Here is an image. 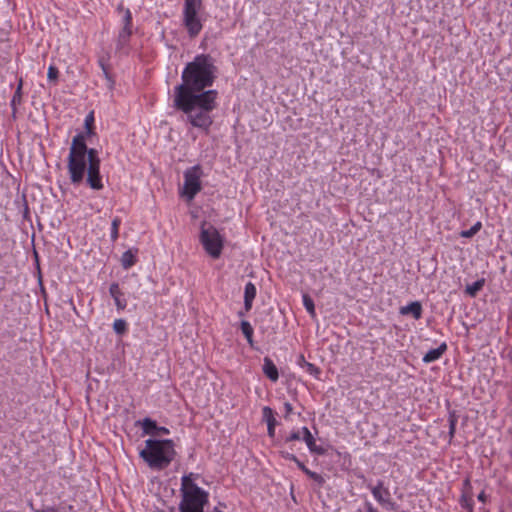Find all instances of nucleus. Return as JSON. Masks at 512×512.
Segmentation results:
<instances>
[{
	"mask_svg": "<svg viewBox=\"0 0 512 512\" xmlns=\"http://www.w3.org/2000/svg\"><path fill=\"white\" fill-rule=\"evenodd\" d=\"M217 67L209 54H199L188 62L182 82L174 87L173 107L186 115L193 127L208 133L213 124L211 112L217 108L218 91L208 89L216 79Z\"/></svg>",
	"mask_w": 512,
	"mask_h": 512,
	"instance_id": "1",
	"label": "nucleus"
},
{
	"mask_svg": "<svg viewBox=\"0 0 512 512\" xmlns=\"http://www.w3.org/2000/svg\"><path fill=\"white\" fill-rule=\"evenodd\" d=\"M86 137L84 133L75 135L69 149L67 168L73 184H80L84 180L86 162L90 161L91 152L99 156L95 148L87 147Z\"/></svg>",
	"mask_w": 512,
	"mask_h": 512,
	"instance_id": "2",
	"label": "nucleus"
},
{
	"mask_svg": "<svg viewBox=\"0 0 512 512\" xmlns=\"http://www.w3.org/2000/svg\"><path fill=\"white\" fill-rule=\"evenodd\" d=\"M175 443L172 439H147L145 448L139 453L147 465L154 470L166 469L176 456Z\"/></svg>",
	"mask_w": 512,
	"mask_h": 512,
	"instance_id": "3",
	"label": "nucleus"
},
{
	"mask_svg": "<svg viewBox=\"0 0 512 512\" xmlns=\"http://www.w3.org/2000/svg\"><path fill=\"white\" fill-rule=\"evenodd\" d=\"M180 492V512H204V507L209 500V493L199 487L192 480L191 475L182 477Z\"/></svg>",
	"mask_w": 512,
	"mask_h": 512,
	"instance_id": "4",
	"label": "nucleus"
},
{
	"mask_svg": "<svg viewBox=\"0 0 512 512\" xmlns=\"http://www.w3.org/2000/svg\"><path fill=\"white\" fill-rule=\"evenodd\" d=\"M202 8L203 0H184L182 22L190 38L197 37L203 28L199 15Z\"/></svg>",
	"mask_w": 512,
	"mask_h": 512,
	"instance_id": "5",
	"label": "nucleus"
},
{
	"mask_svg": "<svg viewBox=\"0 0 512 512\" xmlns=\"http://www.w3.org/2000/svg\"><path fill=\"white\" fill-rule=\"evenodd\" d=\"M200 242L209 256L214 259L220 257L224 247V239L213 225L205 227V222L202 224Z\"/></svg>",
	"mask_w": 512,
	"mask_h": 512,
	"instance_id": "6",
	"label": "nucleus"
},
{
	"mask_svg": "<svg viewBox=\"0 0 512 512\" xmlns=\"http://www.w3.org/2000/svg\"><path fill=\"white\" fill-rule=\"evenodd\" d=\"M201 176L202 168L200 165L192 166L184 171L183 194L189 201L193 200L202 189Z\"/></svg>",
	"mask_w": 512,
	"mask_h": 512,
	"instance_id": "7",
	"label": "nucleus"
},
{
	"mask_svg": "<svg viewBox=\"0 0 512 512\" xmlns=\"http://www.w3.org/2000/svg\"><path fill=\"white\" fill-rule=\"evenodd\" d=\"M117 12L122 14V23L123 27L118 33L116 47L117 49H122L126 45H128L130 41V37L132 35V13L129 8H125L123 3H120L117 6Z\"/></svg>",
	"mask_w": 512,
	"mask_h": 512,
	"instance_id": "8",
	"label": "nucleus"
},
{
	"mask_svg": "<svg viewBox=\"0 0 512 512\" xmlns=\"http://www.w3.org/2000/svg\"><path fill=\"white\" fill-rule=\"evenodd\" d=\"M100 164L99 156H95V153L91 152L90 161L86 162V172L87 184L94 190H101L103 188Z\"/></svg>",
	"mask_w": 512,
	"mask_h": 512,
	"instance_id": "9",
	"label": "nucleus"
},
{
	"mask_svg": "<svg viewBox=\"0 0 512 512\" xmlns=\"http://www.w3.org/2000/svg\"><path fill=\"white\" fill-rule=\"evenodd\" d=\"M461 496L459 499V503L461 507L467 512H473L474 501H473V487L471 485L470 478L467 477L464 479L462 483Z\"/></svg>",
	"mask_w": 512,
	"mask_h": 512,
	"instance_id": "10",
	"label": "nucleus"
},
{
	"mask_svg": "<svg viewBox=\"0 0 512 512\" xmlns=\"http://www.w3.org/2000/svg\"><path fill=\"white\" fill-rule=\"evenodd\" d=\"M367 488L371 491L374 499L377 501L379 505L384 504V502L391 497V493L384 485V481L378 480L376 485L368 484Z\"/></svg>",
	"mask_w": 512,
	"mask_h": 512,
	"instance_id": "11",
	"label": "nucleus"
},
{
	"mask_svg": "<svg viewBox=\"0 0 512 512\" xmlns=\"http://www.w3.org/2000/svg\"><path fill=\"white\" fill-rule=\"evenodd\" d=\"M109 293L114 299L115 305L119 311L124 310L127 307V300L124 297V293L121 291L119 284L114 282L109 287Z\"/></svg>",
	"mask_w": 512,
	"mask_h": 512,
	"instance_id": "12",
	"label": "nucleus"
},
{
	"mask_svg": "<svg viewBox=\"0 0 512 512\" xmlns=\"http://www.w3.org/2000/svg\"><path fill=\"white\" fill-rule=\"evenodd\" d=\"M262 414H263V420L267 423V434L270 438H274L275 437V428L278 424V422L274 416V412L270 407L265 406L262 409Z\"/></svg>",
	"mask_w": 512,
	"mask_h": 512,
	"instance_id": "13",
	"label": "nucleus"
},
{
	"mask_svg": "<svg viewBox=\"0 0 512 512\" xmlns=\"http://www.w3.org/2000/svg\"><path fill=\"white\" fill-rule=\"evenodd\" d=\"M262 370L264 375L272 382H276L279 379L278 368L274 364L273 360L268 356L264 357L263 359Z\"/></svg>",
	"mask_w": 512,
	"mask_h": 512,
	"instance_id": "14",
	"label": "nucleus"
},
{
	"mask_svg": "<svg viewBox=\"0 0 512 512\" xmlns=\"http://www.w3.org/2000/svg\"><path fill=\"white\" fill-rule=\"evenodd\" d=\"M422 305L419 301H413L406 306L400 307L399 313L401 315L411 314L415 320H419L422 317Z\"/></svg>",
	"mask_w": 512,
	"mask_h": 512,
	"instance_id": "15",
	"label": "nucleus"
},
{
	"mask_svg": "<svg viewBox=\"0 0 512 512\" xmlns=\"http://www.w3.org/2000/svg\"><path fill=\"white\" fill-rule=\"evenodd\" d=\"M256 294L257 290L255 284L252 282L246 283L244 289V308L246 312L251 310Z\"/></svg>",
	"mask_w": 512,
	"mask_h": 512,
	"instance_id": "16",
	"label": "nucleus"
},
{
	"mask_svg": "<svg viewBox=\"0 0 512 512\" xmlns=\"http://www.w3.org/2000/svg\"><path fill=\"white\" fill-rule=\"evenodd\" d=\"M447 350V344L445 342L441 343L437 348L429 350L424 356H423V362L424 363H432L442 357V355Z\"/></svg>",
	"mask_w": 512,
	"mask_h": 512,
	"instance_id": "17",
	"label": "nucleus"
},
{
	"mask_svg": "<svg viewBox=\"0 0 512 512\" xmlns=\"http://www.w3.org/2000/svg\"><path fill=\"white\" fill-rule=\"evenodd\" d=\"M22 88H23V79L20 78L18 81L17 88H16L14 95L10 102L13 117H15V115H16L17 106L22 103Z\"/></svg>",
	"mask_w": 512,
	"mask_h": 512,
	"instance_id": "18",
	"label": "nucleus"
},
{
	"mask_svg": "<svg viewBox=\"0 0 512 512\" xmlns=\"http://www.w3.org/2000/svg\"><path fill=\"white\" fill-rule=\"evenodd\" d=\"M137 249L135 250V252H133L131 249L125 251L122 256H121V265L124 269H129L131 268L132 266H134L137 262V258H136V253H137Z\"/></svg>",
	"mask_w": 512,
	"mask_h": 512,
	"instance_id": "19",
	"label": "nucleus"
},
{
	"mask_svg": "<svg viewBox=\"0 0 512 512\" xmlns=\"http://www.w3.org/2000/svg\"><path fill=\"white\" fill-rule=\"evenodd\" d=\"M136 425H141L143 434L146 435H155V429L157 428V423L155 420L146 417L142 421H137Z\"/></svg>",
	"mask_w": 512,
	"mask_h": 512,
	"instance_id": "20",
	"label": "nucleus"
},
{
	"mask_svg": "<svg viewBox=\"0 0 512 512\" xmlns=\"http://www.w3.org/2000/svg\"><path fill=\"white\" fill-rule=\"evenodd\" d=\"M484 285H485V279L484 278L478 279L477 281L473 282L472 284H468L466 286L465 293L467 295H469L470 297H475L478 294V292L480 290H482Z\"/></svg>",
	"mask_w": 512,
	"mask_h": 512,
	"instance_id": "21",
	"label": "nucleus"
},
{
	"mask_svg": "<svg viewBox=\"0 0 512 512\" xmlns=\"http://www.w3.org/2000/svg\"><path fill=\"white\" fill-rule=\"evenodd\" d=\"M280 455L286 459V460H290V461H293L296 463L297 467L303 472V473H307L310 469H308L305 464L300 461L297 456L293 453H290L288 451H280Z\"/></svg>",
	"mask_w": 512,
	"mask_h": 512,
	"instance_id": "22",
	"label": "nucleus"
},
{
	"mask_svg": "<svg viewBox=\"0 0 512 512\" xmlns=\"http://www.w3.org/2000/svg\"><path fill=\"white\" fill-rule=\"evenodd\" d=\"M448 422H449V438L452 440L456 433V425L458 422V415L455 410L449 411L448 415Z\"/></svg>",
	"mask_w": 512,
	"mask_h": 512,
	"instance_id": "23",
	"label": "nucleus"
},
{
	"mask_svg": "<svg viewBox=\"0 0 512 512\" xmlns=\"http://www.w3.org/2000/svg\"><path fill=\"white\" fill-rule=\"evenodd\" d=\"M240 327L243 335L247 339V342L250 344V346H253V327L251 324L248 321L243 320L240 324Z\"/></svg>",
	"mask_w": 512,
	"mask_h": 512,
	"instance_id": "24",
	"label": "nucleus"
},
{
	"mask_svg": "<svg viewBox=\"0 0 512 512\" xmlns=\"http://www.w3.org/2000/svg\"><path fill=\"white\" fill-rule=\"evenodd\" d=\"M84 125L86 128V132L84 133L86 136L94 135V113L91 111L85 118Z\"/></svg>",
	"mask_w": 512,
	"mask_h": 512,
	"instance_id": "25",
	"label": "nucleus"
},
{
	"mask_svg": "<svg viewBox=\"0 0 512 512\" xmlns=\"http://www.w3.org/2000/svg\"><path fill=\"white\" fill-rule=\"evenodd\" d=\"M302 439L305 441L308 449H312L316 445L315 438L306 426L302 427Z\"/></svg>",
	"mask_w": 512,
	"mask_h": 512,
	"instance_id": "26",
	"label": "nucleus"
},
{
	"mask_svg": "<svg viewBox=\"0 0 512 512\" xmlns=\"http://www.w3.org/2000/svg\"><path fill=\"white\" fill-rule=\"evenodd\" d=\"M302 300H303V305H304L305 309L307 310V312L312 317H315L316 312H315V304H314L313 299L308 294H303Z\"/></svg>",
	"mask_w": 512,
	"mask_h": 512,
	"instance_id": "27",
	"label": "nucleus"
},
{
	"mask_svg": "<svg viewBox=\"0 0 512 512\" xmlns=\"http://www.w3.org/2000/svg\"><path fill=\"white\" fill-rule=\"evenodd\" d=\"M482 228V223L480 221H477L473 226H471L468 230H462L460 232V236L463 238H471L474 235H476L480 229Z\"/></svg>",
	"mask_w": 512,
	"mask_h": 512,
	"instance_id": "28",
	"label": "nucleus"
},
{
	"mask_svg": "<svg viewBox=\"0 0 512 512\" xmlns=\"http://www.w3.org/2000/svg\"><path fill=\"white\" fill-rule=\"evenodd\" d=\"M121 225V219L119 217H115L111 223V240L115 242L119 237V227Z\"/></svg>",
	"mask_w": 512,
	"mask_h": 512,
	"instance_id": "29",
	"label": "nucleus"
},
{
	"mask_svg": "<svg viewBox=\"0 0 512 512\" xmlns=\"http://www.w3.org/2000/svg\"><path fill=\"white\" fill-rule=\"evenodd\" d=\"M113 329L116 334L123 335L127 332V322L124 319H116L113 323Z\"/></svg>",
	"mask_w": 512,
	"mask_h": 512,
	"instance_id": "30",
	"label": "nucleus"
},
{
	"mask_svg": "<svg viewBox=\"0 0 512 512\" xmlns=\"http://www.w3.org/2000/svg\"><path fill=\"white\" fill-rule=\"evenodd\" d=\"M302 439V428L298 430L291 431L287 436L284 437V444H290L294 441H298Z\"/></svg>",
	"mask_w": 512,
	"mask_h": 512,
	"instance_id": "31",
	"label": "nucleus"
},
{
	"mask_svg": "<svg viewBox=\"0 0 512 512\" xmlns=\"http://www.w3.org/2000/svg\"><path fill=\"white\" fill-rule=\"evenodd\" d=\"M303 368H305L306 371L315 378H319V375L321 374L320 368L314 365L313 363L308 362L305 364Z\"/></svg>",
	"mask_w": 512,
	"mask_h": 512,
	"instance_id": "32",
	"label": "nucleus"
},
{
	"mask_svg": "<svg viewBox=\"0 0 512 512\" xmlns=\"http://www.w3.org/2000/svg\"><path fill=\"white\" fill-rule=\"evenodd\" d=\"M59 77V70L56 66L50 65L48 68L47 78L49 81L56 83Z\"/></svg>",
	"mask_w": 512,
	"mask_h": 512,
	"instance_id": "33",
	"label": "nucleus"
},
{
	"mask_svg": "<svg viewBox=\"0 0 512 512\" xmlns=\"http://www.w3.org/2000/svg\"><path fill=\"white\" fill-rule=\"evenodd\" d=\"M306 475H307L310 479L314 480V481H315L319 486H322V485L325 483V479H324V477H323L321 474H319V473H316V472H314V471L309 470V471L306 473Z\"/></svg>",
	"mask_w": 512,
	"mask_h": 512,
	"instance_id": "34",
	"label": "nucleus"
},
{
	"mask_svg": "<svg viewBox=\"0 0 512 512\" xmlns=\"http://www.w3.org/2000/svg\"><path fill=\"white\" fill-rule=\"evenodd\" d=\"M381 507L385 508V509H388V510H396L397 508V504L395 501L392 500V498H388L384 504H381L380 505Z\"/></svg>",
	"mask_w": 512,
	"mask_h": 512,
	"instance_id": "35",
	"label": "nucleus"
},
{
	"mask_svg": "<svg viewBox=\"0 0 512 512\" xmlns=\"http://www.w3.org/2000/svg\"><path fill=\"white\" fill-rule=\"evenodd\" d=\"M110 69L106 70V71H103V75L105 77V79L107 80V83H108V87L110 89H113L114 87V84H115V80L113 79L112 75L110 74Z\"/></svg>",
	"mask_w": 512,
	"mask_h": 512,
	"instance_id": "36",
	"label": "nucleus"
},
{
	"mask_svg": "<svg viewBox=\"0 0 512 512\" xmlns=\"http://www.w3.org/2000/svg\"><path fill=\"white\" fill-rule=\"evenodd\" d=\"M284 410H285L284 418L285 419H289L290 415L293 412L292 404L289 403V402H285L284 403Z\"/></svg>",
	"mask_w": 512,
	"mask_h": 512,
	"instance_id": "37",
	"label": "nucleus"
},
{
	"mask_svg": "<svg viewBox=\"0 0 512 512\" xmlns=\"http://www.w3.org/2000/svg\"><path fill=\"white\" fill-rule=\"evenodd\" d=\"M98 64H99L100 68L102 69V72L110 69L108 62L104 57H100L98 59Z\"/></svg>",
	"mask_w": 512,
	"mask_h": 512,
	"instance_id": "38",
	"label": "nucleus"
},
{
	"mask_svg": "<svg viewBox=\"0 0 512 512\" xmlns=\"http://www.w3.org/2000/svg\"><path fill=\"white\" fill-rule=\"evenodd\" d=\"M98 64H99L100 68L102 69V72L110 69L108 62L104 57H100L98 59Z\"/></svg>",
	"mask_w": 512,
	"mask_h": 512,
	"instance_id": "39",
	"label": "nucleus"
},
{
	"mask_svg": "<svg viewBox=\"0 0 512 512\" xmlns=\"http://www.w3.org/2000/svg\"><path fill=\"white\" fill-rule=\"evenodd\" d=\"M309 450L311 453H315L317 455H324L326 453V450L322 446H319L317 444L314 447H312V449Z\"/></svg>",
	"mask_w": 512,
	"mask_h": 512,
	"instance_id": "40",
	"label": "nucleus"
},
{
	"mask_svg": "<svg viewBox=\"0 0 512 512\" xmlns=\"http://www.w3.org/2000/svg\"><path fill=\"white\" fill-rule=\"evenodd\" d=\"M170 433L169 429L164 426H158L155 429V435H168Z\"/></svg>",
	"mask_w": 512,
	"mask_h": 512,
	"instance_id": "41",
	"label": "nucleus"
},
{
	"mask_svg": "<svg viewBox=\"0 0 512 512\" xmlns=\"http://www.w3.org/2000/svg\"><path fill=\"white\" fill-rule=\"evenodd\" d=\"M29 214H30V211H29V207H28V203L27 201L24 199V204H23V218L28 220L29 219Z\"/></svg>",
	"mask_w": 512,
	"mask_h": 512,
	"instance_id": "42",
	"label": "nucleus"
},
{
	"mask_svg": "<svg viewBox=\"0 0 512 512\" xmlns=\"http://www.w3.org/2000/svg\"><path fill=\"white\" fill-rule=\"evenodd\" d=\"M35 512H60V509L54 506H47L42 510H36Z\"/></svg>",
	"mask_w": 512,
	"mask_h": 512,
	"instance_id": "43",
	"label": "nucleus"
},
{
	"mask_svg": "<svg viewBox=\"0 0 512 512\" xmlns=\"http://www.w3.org/2000/svg\"><path fill=\"white\" fill-rule=\"evenodd\" d=\"M367 512H380L370 501L366 500Z\"/></svg>",
	"mask_w": 512,
	"mask_h": 512,
	"instance_id": "44",
	"label": "nucleus"
},
{
	"mask_svg": "<svg viewBox=\"0 0 512 512\" xmlns=\"http://www.w3.org/2000/svg\"><path fill=\"white\" fill-rule=\"evenodd\" d=\"M58 508L60 509V511H63V512H76L73 505H66V506L58 507Z\"/></svg>",
	"mask_w": 512,
	"mask_h": 512,
	"instance_id": "45",
	"label": "nucleus"
},
{
	"mask_svg": "<svg viewBox=\"0 0 512 512\" xmlns=\"http://www.w3.org/2000/svg\"><path fill=\"white\" fill-rule=\"evenodd\" d=\"M297 363H298L299 366L304 367L305 364L308 363V361H306L304 355L301 354L298 357Z\"/></svg>",
	"mask_w": 512,
	"mask_h": 512,
	"instance_id": "46",
	"label": "nucleus"
},
{
	"mask_svg": "<svg viewBox=\"0 0 512 512\" xmlns=\"http://www.w3.org/2000/svg\"><path fill=\"white\" fill-rule=\"evenodd\" d=\"M220 507L226 508V504L224 502H219L218 506L214 507L212 512H223Z\"/></svg>",
	"mask_w": 512,
	"mask_h": 512,
	"instance_id": "47",
	"label": "nucleus"
},
{
	"mask_svg": "<svg viewBox=\"0 0 512 512\" xmlns=\"http://www.w3.org/2000/svg\"><path fill=\"white\" fill-rule=\"evenodd\" d=\"M478 500L481 501V502H485L486 501V494L484 491H481L478 496H477Z\"/></svg>",
	"mask_w": 512,
	"mask_h": 512,
	"instance_id": "48",
	"label": "nucleus"
},
{
	"mask_svg": "<svg viewBox=\"0 0 512 512\" xmlns=\"http://www.w3.org/2000/svg\"><path fill=\"white\" fill-rule=\"evenodd\" d=\"M290 449H291V450H294V445H292V444H291V445H290Z\"/></svg>",
	"mask_w": 512,
	"mask_h": 512,
	"instance_id": "49",
	"label": "nucleus"
},
{
	"mask_svg": "<svg viewBox=\"0 0 512 512\" xmlns=\"http://www.w3.org/2000/svg\"><path fill=\"white\" fill-rule=\"evenodd\" d=\"M158 512H165V511H163V510H160V511H158Z\"/></svg>",
	"mask_w": 512,
	"mask_h": 512,
	"instance_id": "50",
	"label": "nucleus"
}]
</instances>
